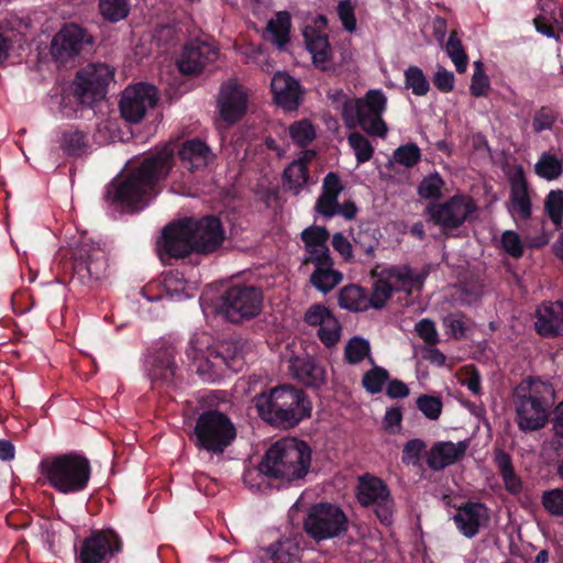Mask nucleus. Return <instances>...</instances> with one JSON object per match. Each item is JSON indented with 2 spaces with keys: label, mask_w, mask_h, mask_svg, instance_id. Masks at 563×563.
Segmentation results:
<instances>
[{
  "label": "nucleus",
  "mask_w": 563,
  "mask_h": 563,
  "mask_svg": "<svg viewBox=\"0 0 563 563\" xmlns=\"http://www.w3.org/2000/svg\"><path fill=\"white\" fill-rule=\"evenodd\" d=\"M78 256L86 263V268L91 277L98 279L104 274L107 260L100 249L82 247L78 250Z\"/></svg>",
  "instance_id": "42"
},
{
  "label": "nucleus",
  "mask_w": 563,
  "mask_h": 563,
  "mask_svg": "<svg viewBox=\"0 0 563 563\" xmlns=\"http://www.w3.org/2000/svg\"><path fill=\"white\" fill-rule=\"evenodd\" d=\"M290 30V15L286 11L278 12L269 22L266 36L275 45L282 47L288 42Z\"/></svg>",
  "instance_id": "39"
},
{
  "label": "nucleus",
  "mask_w": 563,
  "mask_h": 563,
  "mask_svg": "<svg viewBox=\"0 0 563 563\" xmlns=\"http://www.w3.org/2000/svg\"><path fill=\"white\" fill-rule=\"evenodd\" d=\"M445 51L453 62L457 73H464L467 68V55L463 48L461 41L452 33L445 44Z\"/></svg>",
  "instance_id": "48"
},
{
  "label": "nucleus",
  "mask_w": 563,
  "mask_h": 563,
  "mask_svg": "<svg viewBox=\"0 0 563 563\" xmlns=\"http://www.w3.org/2000/svg\"><path fill=\"white\" fill-rule=\"evenodd\" d=\"M190 232V219H184L166 227L157 245L161 258L164 261L165 256L185 257L195 252Z\"/></svg>",
  "instance_id": "16"
},
{
  "label": "nucleus",
  "mask_w": 563,
  "mask_h": 563,
  "mask_svg": "<svg viewBox=\"0 0 563 563\" xmlns=\"http://www.w3.org/2000/svg\"><path fill=\"white\" fill-rule=\"evenodd\" d=\"M387 96L380 89H369L363 98H349L342 104V119L346 128L360 126L368 135L385 137L388 132L383 114Z\"/></svg>",
  "instance_id": "5"
},
{
  "label": "nucleus",
  "mask_w": 563,
  "mask_h": 563,
  "mask_svg": "<svg viewBox=\"0 0 563 563\" xmlns=\"http://www.w3.org/2000/svg\"><path fill=\"white\" fill-rule=\"evenodd\" d=\"M373 274L386 282L394 291L409 294L413 288L420 287L421 284V279L408 266L383 268L379 272L375 271Z\"/></svg>",
  "instance_id": "28"
},
{
  "label": "nucleus",
  "mask_w": 563,
  "mask_h": 563,
  "mask_svg": "<svg viewBox=\"0 0 563 563\" xmlns=\"http://www.w3.org/2000/svg\"><path fill=\"white\" fill-rule=\"evenodd\" d=\"M162 283L165 291L177 300L192 297L197 289L196 284L185 280L184 275L178 271L165 273Z\"/></svg>",
  "instance_id": "36"
},
{
  "label": "nucleus",
  "mask_w": 563,
  "mask_h": 563,
  "mask_svg": "<svg viewBox=\"0 0 563 563\" xmlns=\"http://www.w3.org/2000/svg\"><path fill=\"white\" fill-rule=\"evenodd\" d=\"M298 558L299 545L287 539L263 549L255 563H297Z\"/></svg>",
  "instance_id": "34"
},
{
  "label": "nucleus",
  "mask_w": 563,
  "mask_h": 563,
  "mask_svg": "<svg viewBox=\"0 0 563 563\" xmlns=\"http://www.w3.org/2000/svg\"><path fill=\"white\" fill-rule=\"evenodd\" d=\"M208 344L209 338L206 334L195 336L190 340L186 353L195 362L205 361V364L197 366L200 374L218 375L223 367H230V364L219 351L208 347Z\"/></svg>",
  "instance_id": "20"
},
{
  "label": "nucleus",
  "mask_w": 563,
  "mask_h": 563,
  "mask_svg": "<svg viewBox=\"0 0 563 563\" xmlns=\"http://www.w3.org/2000/svg\"><path fill=\"white\" fill-rule=\"evenodd\" d=\"M347 142L349 145L354 151L358 164L368 162L372 158L374 154V147L364 135L357 132L351 133L347 136Z\"/></svg>",
  "instance_id": "49"
},
{
  "label": "nucleus",
  "mask_w": 563,
  "mask_h": 563,
  "mask_svg": "<svg viewBox=\"0 0 563 563\" xmlns=\"http://www.w3.org/2000/svg\"><path fill=\"white\" fill-rule=\"evenodd\" d=\"M276 103L287 110L296 109L300 98L299 82L286 73H276L271 82Z\"/></svg>",
  "instance_id": "27"
},
{
  "label": "nucleus",
  "mask_w": 563,
  "mask_h": 563,
  "mask_svg": "<svg viewBox=\"0 0 563 563\" xmlns=\"http://www.w3.org/2000/svg\"><path fill=\"white\" fill-rule=\"evenodd\" d=\"M545 5L551 9V16L548 18L544 14L537 16L534 19L536 29L548 37H560L561 34L563 35V21H561L563 9L551 1Z\"/></svg>",
  "instance_id": "37"
},
{
  "label": "nucleus",
  "mask_w": 563,
  "mask_h": 563,
  "mask_svg": "<svg viewBox=\"0 0 563 563\" xmlns=\"http://www.w3.org/2000/svg\"><path fill=\"white\" fill-rule=\"evenodd\" d=\"M341 327L334 316L328 318L324 324L320 325L318 329L319 339L328 347L333 346L339 341Z\"/></svg>",
  "instance_id": "54"
},
{
  "label": "nucleus",
  "mask_w": 563,
  "mask_h": 563,
  "mask_svg": "<svg viewBox=\"0 0 563 563\" xmlns=\"http://www.w3.org/2000/svg\"><path fill=\"white\" fill-rule=\"evenodd\" d=\"M534 173L548 181L555 180L563 174V159L555 154L544 152L534 165Z\"/></svg>",
  "instance_id": "40"
},
{
  "label": "nucleus",
  "mask_w": 563,
  "mask_h": 563,
  "mask_svg": "<svg viewBox=\"0 0 563 563\" xmlns=\"http://www.w3.org/2000/svg\"><path fill=\"white\" fill-rule=\"evenodd\" d=\"M415 331L418 336L428 345H435L440 341L435 323L428 318L421 319L419 322H417L415 325Z\"/></svg>",
  "instance_id": "57"
},
{
  "label": "nucleus",
  "mask_w": 563,
  "mask_h": 563,
  "mask_svg": "<svg viewBox=\"0 0 563 563\" xmlns=\"http://www.w3.org/2000/svg\"><path fill=\"white\" fill-rule=\"evenodd\" d=\"M40 470L49 486L62 494H74L84 490L91 475L88 459L75 453L60 454L43 460Z\"/></svg>",
  "instance_id": "6"
},
{
  "label": "nucleus",
  "mask_w": 563,
  "mask_h": 563,
  "mask_svg": "<svg viewBox=\"0 0 563 563\" xmlns=\"http://www.w3.org/2000/svg\"><path fill=\"white\" fill-rule=\"evenodd\" d=\"M543 507L554 516H563V490L553 489L542 496Z\"/></svg>",
  "instance_id": "62"
},
{
  "label": "nucleus",
  "mask_w": 563,
  "mask_h": 563,
  "mask_svg": "<svg viewBox=\"0 0 563 563\" xmlns=\"http://www.w3.org/2000/svg\"><path fill=\"white\" fill-rule=\"evenodd\" d=\"M419 410L429 419L437 420L442 411V401L438 397L422 395L417 399Z\"/></svg>",
  "instance_id": "58"
},
{
  "label": "nucleus",
  "mask_w": 563,
  "mask_h": 563,
  "mask_svg": "<svg viewBox=\"0 0 563 563\" xmlns=\"http://www.w3.org/2000/svg\"><path fill=\"white\" fill-rule=\"evenodd\" d=\"M258 416L268 423L294 428L311 416V404L301 389L282 385L263 391L253 398Z\"/></svg>",
  "instance_id": "2"
},
{
  "label": "nucleus",
  "mask_w": 563,
  "mask_h": 563,
  "mask_svg": "<svg viewBox=\"0 0 563 563\" xmlns=\"http://www.w3.org/2000/svg\"><path fill=\"white\" fill-rule=\"evenodd\" d=\"M555 398V391L550 383L538 378L522 382L515 400L516 419L520 430L536 431L542 429L549 419V410Z\"/></svg>",
  "instance_id": "4"
},
{
  "label": "nucleus",
  "mask_w": 563,
  "mask_h": 563,
  "mask_svg": "<svg viewBox=\"0 0 563 563\" xmlns=\"http://www.w3.org/2000/svg\"><path fill=\"white\" fill-rule=\"evenodd\" d=\"M173 164V150L164 147L146 157L139 168L114 187V199L123 207L140 209L156 195V184L164 179Z\"/></svg>",
  "instance_id": "1"
},
{
  "label": "nucleus",
  "mask_w": 563,
  "mask_h": 563,
  "mask_svg": "<svg viewBox=\"0 0 563 563\" xmlns=\"http://www.w3.org/2000/svg\"><path fill=\"white\" fill-rule=\"evenodd\" d=\"M490 90V81L485 74L483 63L474 62V73L471 79L470 91L474 97H485Z\"/></svg>",
  "instance_id": "50"
},
{
  "label": "nucleus",
  "mask_w": 563,
  "mask_h": 563,
  "mask_svg": "<svg viewBox=\"0 0 563 563\" xmlns=\"http://www.w3.org/2000/svg\"><path fill=\"white\" fill-rule=\"evenodd\" d=\"M534 328L542 336L563 335V301L540 305L536 311Z\"/></svg>",
  "instance_id": "25"
},
{
  "label": "nucleus",
  "mask_w": 563,
  "mask_h": 563,
  "mask_svg": "<svg viewBox=\"0 0 563 563\" xmlns=\"http://www.w3.org/2000/svg\"><path fill=\"white\" fill-rule=\"evenodd\" d=\"M445 333L453 339L461 340L466 336V321L461 312L450 313L442 320Z\"/></svg>",
  "instance_id": "52"
},
{
  "label": "nucleus",
  "mask_w": 563,
  "mask_h": 563,
  "mask_svg": "<svg viewBox=\"0 0 563 563\" xmlns=\"http://www.w3.org/2000/svg\"><path fill=\"white\" fill-rule=\"evenodd\" d=\"M262 306L261 289L250 285H234L222 297V311L231 322L257 316Z\"/></svg>",
  "instance_id": "8"
},
{
  "label": "nucleus",
  "mask_w": 563,
  "mask_h": 563,
  "mask_svg": "<svg viewBox=\"0 0 563 563\" xmlns=\"http://www.w3.org/2000/svg\"><path fill=\"white\" fill-rule=\"evenodd\" d=\"M122 550V541L111 530H102L88 537L80 550L81 563H109Z\"/></svg>",
  "instance_id": "14"
},
{
  "label": "nucleus",
  "mask_w": 563,
  "mask_h": 563,
  "mask_svg": "<svg viewBox=\"0 0 563 563\" xmlns=\"http://www.w3.org/2000/svg\"><path fill=\"white\" fill-rule=\"evenodd\" d=\"M218 109L227 123L238 122L247 110V93L244 88L232 80L224 82L218 96Z\"/></svg>",
  "instance_id": "18"
},
{
  "label": "nucleus",
  "mask_w": 563,
  "mask_h": 563,
  "mask_svg": "<svg viewBox=\"0 0 563 563\" xmlns=\"http://www.w3.org/2000/svg\"><path fill=\"white\" fill-rule=\"evenodd\" d=\"M556 120V112L550 108L543 107L534 113L532 120V128L537 133L545 130H551Z\"/></svg>",
  "instance_id": "60"
},
{
  "label": "nucleus",
  "mask_w": 563,
  "mask_h": 563,
  "mask_svg": "<svg viewBox=\"0 0 563 563\" xmlns=\"http://www.w3.org/2000/svg\"><path fill=\"white\" fill-rule=\"evenodd\" d=\"M56 143L63 155L69 157L85 155L90 147L87 134L74 128L62 130L57 136Z\"/></svg>",
  "instance_id": "33"
},
{
  "label": "nucleus",
  "mask_w": 563,
  "mask_h": 563,
  "mask_svg": "<svg viewBox=\"0 0 563 563\" xmlns=\"http://www.w3.org/2000/svg\"><path fill=\"white\" fill-rule=\"evenodd\" d=\"M183 164L194 170L205 168L212 159L211 148L201 140L192 139L184 142L179 150Z\"/></svg>",
  "instance_id": "32"
},
{
  "label": "nucleus",
  "mask_w": 563,
  "mask_h": 563,
  "mask_svg": "<svg viewBox=\"0 0 563 563\" xmlns=\"http://www.w3.org/2000/svg\"><path fill=\"white\" fill-rule=\"evenodd\" d=\"M112 80L113 71L109 66L90 64L77 73L71 89L81 103L90 104L104 97Z\"/></svg>",
  "instance_id": "9"
},
{
  "label": "nucleus",
  "mask_w": 563,
  "mask_h": 563,
  "mask_svg": "<svg viewBox=\"0 0 563 563\" xmlns=\"http://www.w3.org/2000/svg\"><path fill=\"white\" fill-rule=\"evenodd\" d=\"M190 229L195 252L198 253L213 252L224 240L223 228L216 217H205L200 220L190 219Z\"/></svg>",
  "instance_id": "17"
},
{
  "label": "nucleus",
  "mask_w": 563,
  "mask_h": 563,
  "mask_svg": "<svg viewBox=\"0 0 563 563\" xmlns=\"http://www.w3.org/2000/svg\"><path fill=\"white\" fill-rule=\"evenodd\" d=\"M405 85L416 96H424L430 89L423 71L417 66H410L405 71Z\"/></svg>",
  "instance_id": "45"
},
{
  "label": "nucleus",
  "mask_w": 563,
  "mask_h": 563,
  "mask_svg": "<svg viewBox=\"0 0 563 563\" xmlns=\"http://www.w3.org/2000/svg\"><path fill=\"white\" fill-rule=\"evenodd\" d=\"M99 10L106 20L118 22L128 16L130 11L129 0H100Z\"/></svg>",
  "instance_id": "44"
},
{
  "label": "nucleus",
  "mask_w": 563,
  "mask_h": 563,
  "mask_svg": "<svg viewBox=\"0 0 563 563\" xmlns=\"http://www.w3.org/2000/svg\"><path fill=\"white\" fill-rule=\"evenodd\" d=\"M344 360L352 365L360 364L365 360L374 364L369 342L361 336L351 338L344 346Z\"/></svg>",
  "instance_id": "41"
},
{
  "label": "nucleus",
  "mask_w": 563,
  "mask_h": 563,
  "mask_svg": "<svg viewBox=\"0 0 563 563\" xmlns=\"http://www.w3.org/2000/svg\"><path fill=\"white\" fill-rule=\"evenodd\" d=\"M92 37L76 24L65 25L52 41V55L56 59H67L81 52L84 46L90 45Z\"/></svg>",
  "instance_id": "19"
},
{
  "label": "nucleus",
  "mask_w": 563,
  "mask_h": 563,
  "mask_svg": "<svg viewBox=\"0 0 563 563\" xmlns=\"http://www.w3.org/2000/svg\"><path fill=\"white\" fill-rule=\"evenodd\" d=\"M347 519L336 506L319 504L310 509L305 520V529L313 539L324 540L346 530Z\"/></svg>",
  "instance_id": "10"
},
{
  "label": "nucleus",
  "mask_w": 563,
  "mask_h": 563,
  "mask_svg": "<svg viewBox=\"0 0 563 563\" xmlns=\"http://www.w3.org/2000/svg\"><path fill=\"white\" fill-rule=\"evenodd\" d=\"M394 290L379 277L374 283L373 292L368 299L369 307L380 309L385 306Z\"/></svg>",
  "instance_id": "59"
},
{
  "label": "nucleus",
  "mask_w": 563,
  "mask_h": 563,
  "mask_svg": "<svg viewBox=\"0 0 563 563\" xmlns=\"http://www.w3.org/2000/svg\"><path fill=\"white\" fill-rule=\"evenodd\" d=\"M509 200L507 210L514 220H528L532 213L531 190L521 165L508 172Z\"/></svg>",
  "instance_id": "15"
},
{
  "label": "nucleus",
  "mask_w": 563,
  "mask_h": 563,
  "mask_svg": "<svg viewBox=\"0 0 563 563\" xmlns=\"http://www.w3.org/2000/svg\"><path fill=\"white\" fill-rule=\"evenodd\" d=\"M476 211L475 201L466 195H455L441 203H432L427 212L443 232L461 227Z\"/></svg>",
  "instance_id": "11"
},
{
  "label": "nucleus",
  "mask_w": 563,
  "mask_h": 563,
  "mask_svg": "<svg viewBox=\"0 0 563 563\" xmlns=\"http://www.w3.org/2000/svg\"><path fill=\"white\" fill-rule=\"evenodd\" d=\"M393 158L399 165L412 167L420 161L421 152L416 144L409 143L398 147L394 152Z\"/></svg>",
  "instance_id": "53"
},
{
  "label": "nucleus",
  "mask_w": 563,
  "mask_h": 563,
  "mask_svg": "<svg viewBox=\"0 0 563 563\" xmlns=\"http://www.w3.org/2000/svg\"><path fill=\"white\" fill-rule=\"evenodd\" d=\"M424 448V442L419 439L408 441L402 450V462L407 464H416Z\"/></svg>",
  "instance_id": "64"
},
{
  "label": "nucleus",
  "mask_w": 563,
  "mask_h": 563,
  "mask_svg": "<svg viewBox=\"0 0 563 563\" xmlns=\"http://www.w3.org/2000/svg\"><path fill=\"white\" fill-rule=\"evenodd\" d=\"M496 462L500 471L505 488L511 494L520 493L521 481L514 473L509 455L504 452H500L496 456Z\"/></svg>",
  "instance_id": "43"
},
{
  "label": "nucleus",
  "mask_w": 563,
  "mask_h": 563,
  "mask_svg": "<svg viewBox=\"0 0 563 563\" xmlns=\"http://www.w3.org/2000/svg\"><path fill=\"white\" fill-rule=\"evenodd\" d=\"M300 238L305 249L302 265L322 264L324 261L332 260L327 245L329 232L324 227H309L301 232Z\"/></svg>",
  "instance_id": "24"
},
{
  "label": "nucleus",
  "mask_w": 563,
  "mask_h": 563,
  "mask_svg": "<svg viewBox=\"0 0 563 563\" xmlns=\"http://www.w3.org/2000/svg\"><path fill=\"white\" fill-rule=\"evenodd\" d=\"M388 379V372L373 364V367L363 375L362 385L368 393L377 394L382 391Z\"/></svg>",
  "instance_id": "46"
},
{
  "label": "nucleus",
  "mask_w": 563,
  "mask_h": 563,
  "mask_svg": "<svg viewBox=\"0 0 563 563\" xmlns=\"http://www.w3.org/2000/svg\"><path fill=\"white\" fill-rule=\"evenodd\" d=\"M157 99V90L152 85L140 82L128 87L120 100L121 115L129 122H140L147 110L155 107Z\"/></svg>",
  "instance_id": "12"
},
{
  "label": "nucleus",
  "mask_w": 563,
  "mask_h": 563,
  "mask_svg": "<svg viewBox=\"0 0 563 563\" xmlns=\"http://www.w3.org/2000/svg\"><path fill=\"white\" fill-rule=\"evenodd\" d=\"M312 153H305L301 157L290 163L283 174V187L285 190L299 195L309 181L308 162Z\"/></svg>",
  "instance_id": "31"
},
{
  "label": "nucleus",
  "mask_w": 563,
  "mask_h": 563,
  "mask_svg": "<svg viewBox=\"0 0 563 563\" xmlns=\"http://www.w3.org/2000/svg\"><path fill=\"white\" fill-rule=\"evenodd\" d=\"M443 180L439 174L427 176L420 184L418 191L424 199H435L441 196Z\"/></svg>",
  "instance_id": "56"
},
{
  "label": "nucleus",
  "mask_w": 563,
  "mask_h": 563,
  "mask_svg": "<svg viewBox=\"0 0 563 563\" xmlns=\"http://www.w3.org/2000/svg\"><path fill=\"white\" fill-rule=\"evenodd\" d=\"M338 15L343 27L352 33L356 29L355 5L350 0H342L338 4Z\"/></svg>",
  "instance_id": "61"
},
{
  "label": "nucleus",
  "mask_w": 563,
  "mask_h": 563,
  "mask_svg": "<svg viewBox=\"0 0 563 563\" xmlns=\"http://www.w3.org/2000/svg\"><path fill=\"white\" fill-rule=\"evenodd\" d=\"M332 312L323 305H314L310 307L305 313V321L312 327H320L324 324L328 318H331Z\"/></svg>",
  "instance_id": "63"
},
{
  "label": "nucleus",
  "mask_w": 563,
  "mask_h": 563,
  "mask_svg": "<svg viewBox=\"0 0 563 563\" xmlns=\"http://www.w3.org/2000/svg\"><path fill=\"white\" fill-rule=\"evenodd\" d=\"M314 23L316 26L307 25L303 30L306 46L312 56L314 66L327 71L333 65L332 54L327 35L318 30L327 25V19L320 15L316 19Z\"/></svg>",
  "instance_id": "21"
},
{
  "label": "nucleus",
  "mask_w": 563,
  "mask_h": 563,
  "mask_svg": "<svg viewBox=\"0 0 563 563\" xmlns=\"http://www.w3.org/2000/svg\"><path fill=\"white\" fill-rule=\"evenodd\" d=\"M343 190V185L334 173H329L322 183V192L317 200L316 210L325 218L338 214V198Z\"/></svg>",
  "instance_id": "29"
},
{
  "label": "nucleus",
  "mask_w": 563,
  "mask_h": 563,
  "mask_svg": "<svg viewBox=\"0 0 563 563\" xmlns=\"http://www.w3.org/2000/svg\"><path fill=\"white\" fill-rule=\"evenodd\" d=\"M457 530L466 538L475 537L489 522L488 509L481 503H467L453 516Z\"/></svg>",
  "instance_id": "22"
},
{
  "label": "nucleus",
  "mask_w": 563,
  "mask_h": 563,
  "mask_svg": "<svg viewBox=\"0 0 563 563\" xmlns=\"http://www.w3.org/2000/svg\"><path fill=\"white\" fill-rule=\"evenodd\" d=\"M314 272L311 274L310 282L316 289L323 294L331 291L342 280V274L333 268V261L328 260L322 264H313Z\"/></svg>",
  "instance_id": "35"
},
{
  "label": "nucleus",
  "mask_w": 563,
  "mask_h": 563,
  "mask_svg": "<svg viewBox=\"0 0 563 563\" xmlns=\"http://www.w3.org/2000/svg\"><path fill=\"white\" fill-rule=\"evenodd\" d=\"M544 209L551 221L560 227L563 222V190H551L544 200Z\"/></svg>",
  "instance_id": "47"
},
{
  "label": "nucleus",
  "mask_w": 563,
  "mask_h": 563,
  "mask_svg": "<svg viewBox=\"0 0 563 563\" xmlns=\"http://www.w3.org/2000/svg\"><path fill=\"white\" fill-rule=\"evenodd\" d=\"M339 303L342 308L351 311H363L369 308L365 290L356 285H349L341 289Z\"/></svg>",
  "instance_id": "38"
},
{
  "label": "nucleus",
  "mask_w": 563,
  "mask_h": 563,
  "mask_svg": "<svg viewBox=\"0 0 563 563\" xmlns=\"http://www.w3.org/2000/svg\"><path fill=\"white\" fill-rule=\"evenodd\" d=\"M470 446L468 441L437 442L428 452L427 463L432 470H443L459 462Z\"/></svg>",
  "instance_id": "26"
},
{
  "label": "nucleus",
  "mask_w": 563,
  "mask_h": 563,
  "mask_svg": "<svg viewBox=\"0 0 563 563\" xmlns=\"http://www.w3.org/2000/svg\"><path fill=\"white\" fill-rule=\"evenodd\" d=\"M498 245L503 252L514 258H520L523 255V243L521 238L512 230L503 232Z\"/></svg>",
  "instance_id": "51"
},
{
  "label": "nucleus",
  "mask_w": 563,
  "mask_h": 563,
  "mask_svg": "<svg viewBox=\"0 0 563 563\" xmlns=\"http://www.w3.org/2000/svg\"><path fill=\"white\" fill-rule=\"evenodd\" d=\"M290 137L299 145H307L314 137V129L308 120L295 122L289 126Z\"/></svg>",
  "instance_id": "55"
},
{
  "label": "nucleus",
  "mask_w": 563,
  "mask_h": 563,
  "mask_svg": "<svg viewBox=\"0 0 563 563\" xmlns=\"http://www.w3.org/2000/svg\"><path fill=\"white\" fill-rule=\"evenodd\" d=\"M197 445L208 452L220 454L236 437L232 421L222 412L208 410L197 419L195 427Z\"/></svg>",
  "instance_id": "7"
},
{
  "label": "nucleus",
  "mask_w": 563,
  "mask_h": 563,
  "mask_svg": "<svg viewBox=\"0 0 563 563\" xmlns=\"http://www.w3.org/2000/svg\"><path fill=\"white\" fill-rule=\"evenodd\" d=\"M358 500L364 506H372L382 523L388 526L393 520V500L384 483L371 476L360 481Z\"/></svg>",
  "instance_id": "13"
},
{
  "label": "nucleus",
  "mask_w": 563,
  "mask_h": 563,
  "mask_svg": "<svg viewBox=\"0 0 563 563\" xmlns=\"http://www.w3.org/2000/svg\"><path fill=\"white\" fill-rule=\"evenodd\" d=\"M290 372L296 379L311 387H319L325 382V371L309 356L290 360Z\"/></svg>",
  "instance_id": "30"
},
{
  "label": "nucleus",
  "mask_w": 563,
  "mask_h": 563,
  "mask_svg": "<svg viewBox=\"0 0 563 563\" xmlns=\"http://www.w3.org/2000/svg\"><path fill=\"white\" fill-rule=\"evenodd\" d=\"M218 58L217 48L206 42H196L187 45L178 59V68L185 75L200 73L208 64Z\"/></svg>",
  "instance_id": "23"
},
{
  "label": "nucleus",
  "mask_w": 563,
  "mask_h": 563,
  "mask_svg": "<svg viewBox=\"0 0 563 563\" xmlns=\"http://www.w3.org/2000/svg\"><path fill=\"white\" fill-rule=\"evenodd\" d=\"M310 465V446L296 438H284L267 450L260 471L268 477L295 482L308 474Z\"/></svg>",
  "instance_id": "3"
}]
</instances>
